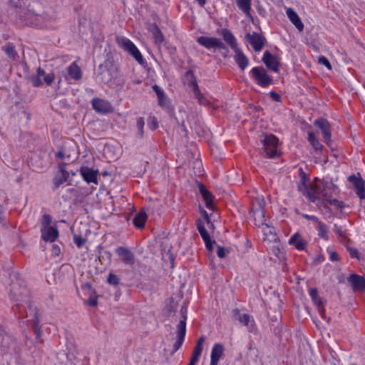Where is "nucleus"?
<instances>
[{"mask_svg": "<svg viewBox=\"0 0 365 365\" xmlns=\"http://www.w3.org/2000/svg\"><path fill=\"white\" fill-rule=\"evenodd\" d=\"M195 96L198 100V102L200 104H206L207 103V99L202 96V94L200 93V89L198 88L197 91H193Z\"/></svg>", "mask_w": 365, "mask_h": 365, "instance_id": "obj_45", "label": "nucleus"}, {"mask_svg": "<svg viewBox=\"0 0 365 365\" xmlns=\"http://www.w3.org/2000/svg\"><path fill=\"white\" fill-rule=\"evenodd\" d=\"M336 189L337 187L331 182H322L314 186L312 192L309 193V200L317 205H324L325 200H329L332 192H335Z\"/></svg>", "mask_w": 365, "mask_h": 365, "instance_id": "obj_2", "label": "nucleus"}, {"mask_svg": "<svg viewBox=\"0 0 365 365\" xmlns=\"http://www.w3.org/2000/svg\"><path fill=\"white\" fill-rule=\"evenodd\" d=\"M46 73L41 68H38L36 76H32L29 78L30 81L34 87H39L43 85V82L41 80L42 76H45Z\"/></svg>", "mask_w": 365, "mask_h": 365, "instance_id": "obj_34", "label": "nucleus"}, {"mask_svg": "<svg viewBox=\"0 0 365 365\" xmlns=\"http://www.w3.org/2000/svg\"><path fill=\"white\" fill-rule=\"evenodd\" d=\"M252 212L255 220L257 217L263 219L264 217V202L259 200H256L252 205Z\"/></svg>", "mask_w": 365, "mask_h": 365, "instance_id": "obj_27", "label": "nucleus"}, {"mask_svg": "<svg viewBox=\"0 0 365 365\" xmlns=\"http://www.w3.org/2000/svg\"><path fill=\"white\" fill-rule=\"evenodd\" d=\"M290 245H293L297 250H303L306 246V242L301 236L296 233L291 237L289 241Z\"/></svg>", "mask_w": 365, "mask_h": 365, "instance_id": "obj_31", "label": "nucleus"}, {"mask_svg": "<svg viewBox=\"0 0 365 365\" xmlns=\"http://www.w3.org/2000/svg\"><path fill=\"white\" fill-rule=\"evenodd\" d=\"M261 141L263 143L267 156L271 158L279 156V153L277 150L279 140L275 135L272 134L264 135Z\"/></svg>", "mask_w": 365, "mask_h": 365, "instance_id": "obj_5", "label": "nucleus"}, {"mask_svg": "<svg viewBox=\"0 0 365 365\" xmlns=\"http://www.w3.org/2000/svg\"><path fill=\"white\" fill-rule=\"evenodd\" d=\"M309 295L314 302V303L317 307H322L323 305L324 301L323 299L319 297L318 295V291L316 288H312L309 290Z\"/></svg>", "mask_w": 365, "mask_h": 365, "instance_id": "obj_39", "label": "nucleus"}, {"mask_svg": "<svg viewBox=\"0 0 365 365\" xmlns=\"http://www.w3.org/2000/svg\"><path fill=\"white\" fill-rule=\"evenodd\" d=\"M61 253V250H60V247L56 245H53L52 246V254L54 256H58Z\"/></svg>", "mask_w": 365, "mask_h": 365, "instance_id": "obj_61", "label": "nucleus"}, {"mask_svg": "<svg viewBox=\"0 0 365 365\" xmlns=\"http://www.w3.org/2000/svg\"><path fill=\"white\" fill-rule=\"evenodd\" d=\"M200 356L194 355V354H192L191 359L190 360V362H192L194 364H196L199 360Z\"/></svg>", "mask_w": 365, "mask_h": 365, "instance_id": "obj_64", "label": "nucleus"}, {"mask_svg": "<svg viewBox=\"0 0 365 365\" xmlns=\"http://www.w3.org/2000/svg\"><path fill=\"white\" fill-rule=\"evenodd\" d=\"M81 175L83 180L88 183L94 182L98 183L97 175L98 170H92L89 168H82L80 170Z\"/></svg>", "mask_w": 365, "mask_h": 365, "instance_id": "obj_22", "label": "nucleus"}, {"mask_svg": "<svg viewBox=\"0 0 365 365\" xmlns=\"http://www.w3.org/2000/svg\"><path fill=\"white\" fill-rule=\"evenodd\" d=\"M54 78H55L54 74L51 73H48L47 75H45V76L43 78V81L47 85H51L53 82Z\"/></svg>", "mask_w": 365, "mask_h": 365, "instance_id": "obj_50", "label": "nucleus"}, {"mask_svg": "<svg viewBox=\"0 0 365 365\" xmlns=\"http://www.w3.org/2000/svg\"><path fill=\"white\" fill-rule=\"evenodd\" d=\"M144 119L143 118H139L136 122V128L138 129L137 135L139 138H143V128H144Z\"/></svg>", "mask_w": 365, "mask_h": 365, "instance_id": "obj_43", "label": "nucleus"}, {"mask_svg": "<svg viewBox=\"0 0 365 365\" xmlns=\"http://www.w3.org/2000/svg\"><path fill=\"white\" fill-rule=\"evenodd\" d=\"M325 202L337 208L341 207V202L336 199H331V197H329V200H325Z\"/></svg>", "mask_w": 365, "mask_h": 365, "instance_id": "obj_52", "label": "nucleus"}, {"mask_svg": "<svg viewBox=\"0 0 365 365\" xmlns=\"http://www.w3.org/2000/svg\"><path fill=\"white\" fill-rule=\"evenodd\" d=\"M147 219V214L144 210H140L134 217L133 224L137 228L144 227Z\"/></svg>", "mask_w": 365, "mask_h": 365, "instance_id": "obj_32", "label": "nucleus"}, {"mask_svg": "<svg viewBox=\"0 0 365 365\" xmlns=\"http://www.w3.org/2000/svg\"><path fill=\"white\" fill-rule=\"evenodd\" d=\"M286 13L291 22L299 31H302L304 29V24L298 14L291 8L287 9Z\"/></svg>", "mask_w": 365, "mask_h": 365, "instance_id": "obj_26", "label": "nucleus"}, {"mask_svg": "<svg viewBox=\"0 0 365 365\" xmlns=\"http://www.w3.org/2000/svg\"><path fill=\"white\" fill-rule=\"evenodd\" d=\"M175 307L174 301L173 299H171L170 300L169 304H167V307H166L167 312L170 314L175 310Z\"/></svg>", "mask_w": 365, "mask_h": 365, "instance_id": "obj_56", "label": "nucleus"}, {"mask_svg": "<svg viewBox=\"0 0 365 365\" xmlns=\"http://www.w3.org/2000/svg\"><path fill=\"white\" fill-rule=\"evenodd\" d=\"M73 240L78 247H81L86 242L85 239L76 235L73 236Z\"/></svg>", "mask_w": 365, "mask_h": 365, "instance_id": "obj_49", "label": "nucleus"}, {"mask_svg": "<svg viewBox=\"0 0 365 365\" xmlns=\"http://www.w3.org/2000/svg\"><path fill=\"white\" fill-rule=\"evenodd\" d=\"M329 259L331 261H338L339 260V255L337 252L334 251H329Z\"/></svg>", "mask_w": 365, "mask_h": 365, "instance_id": "obj_59", "label": "nucleus"}, {"mask_svg": "<svg viewBox=\"0 0 365 365\" xmlns=\"http://www.w3.org/2000/svg\"><path fill=\"white\" fill-rule=\"evenodd\" d=\"M196 225L200 236L205 242L206 248L208 250L212 251L213 250V245L215 243V241L211 240L210 236L205 229V221L201 219H198L196 222Z\"/></svg>", "mask_w": 365, "mask_h": 365, "instance_id": "obj_11", "label": "nucleus"}, {"mask_svg": "<svg viewBox=\"0 0 365 365\" xmlns=\"http://www.w3.org/2000/svg\"><path fill=\"white\" fill-rule=\"evenodd\" d=\"M110 284L118 285L119 284V278L114 274L110 273L107 279Z\"/></svg>", "mask_w": 365, "mask_h": 365, "instance_id": "obj_47", "label": "nucleus"}, {"mask_svg": "<svg viewBox=\"0 0 365 365\" xmlns=\"http://www.w3.org/2000/svg\"><path fill=\"white\" fill-rule=\"evenodd\" d=\"M42 6L36 1L30 2L26 9L18 11L20 20L27 26H41L45 22L56 18L54 12L44 11L41 14Z\"/></svg>", "mask_w": 365, "mask_h": 365, "instance_id": "obj_1", "label": "nucleus"}, {"mask_svg": "<svg viewBox=\"0 0 365 365\" xmlns=\"http://www.w3.org/2000/svg\"><path fill=\"white\" fill-rule=\"evenodd\" d=\"M181 318L176 327V340L173 344L172 354L176 352L182 345L186 334L187 307L182 306Z\"/></svg>", "mask_w": 365, "mask_h": 365, "instance_id": "obj_3", "label": "nucleus"}, {"mask_svg": "<svg viewBox=\"0 0 365 365\" xmlns=\"http://www.w3.org/2000/svg\"><path fill=\"white\" fill-rule=\"evenodd\" d=\"M3 50L11 60L15 61L19 58L18 53L12 44L9 43L3 47Z\"/></svg>", "mask_w": 365, "mask_h": 365, "instance_id": "obj_37", "label": "nucleus"}, {"mask_svg": "<svg viewBox=\"0 0 365 365\" xmlns=\"http://www.w3.org/2000/svg\"><path fill=\"white\" fill-rule=\"evenodd\" d=\"M299 177L300 180L298 182V190L309 198V193L314 191V186H308L307 183L309 181V176L304 172L302 168L299 169Z\"/></svg>", "mask_w": 365, "mask_h": 365, "instance_id": "obj_12", "label": "nucleus"}, {"mask_svg": "<svg viewBox=\"0 0 365 365\" xmlns=\"http://www.w3.org/2000/svg\"><path fill=\"white\" fill-rule=\"evenodd\" d=\"M318 309H319V314L321 315V317L322 318H325V309H324V304L322 305V307H318Z\"/></svg>", "mask_w": 365, "mask_h": 365, "instance_id": "obj_63", "label": "nucleus"}, {"mask_svg": "<svg viewBox=\"0 0 365 365\" xmlns=\"http://www.w3.org/2000/svg\"><path fill=\"white\" fill-rule=\"evenodd\" d=\"M69 178L68 172H63V173H58L53 178L54 188L57 189L61 185L66 182Z\"/></svg>", "mask_w": 365, "mask_h": 365, "instance_id": "obj_36", "label": "nucleus"}, {"mask_svg": "<svg viewBox=\"0 0 365 365\" xmlns=\"http://www.w3.org/2000/svg\"><path fill=\"white\" fill-rule=\"evenodd\" d=\"M197 42L207 49H222L229 51L227 46L219 38L201 36L197 38Z\"/></svg>", "mask_w": 365, "mask_h": 365, "instance_id": "obj_7", "label": "nucleus"}, {"mask_svg": "<svg viewBox=\"0 0 365 365\" xmlns=\"http://www.w3.org/2000/svg\"><path fill=\"white\" fill-rule=\"evenodd\" d=\"M115 41L118 46L133 56L140 64H144L145 61L138 48L128 38L122 36H117Z\"/></svg>", "mask_w": 365, "mask_h": 365, "instance_id": "obj_4", "label": "nucleus"}, {"mask_svg": "<svg viewBox=\"0 0 365 365\" xmlns=\"http://www.w3.org/2000/svg\"><path fill=\"white\" fill-rule=\"evenodd\" d=\"M232 316L240 322L242 325L247 327L250 333L256 334L257 333V328L254 318L248 314H241L238 309L232 310Z\"/></svg>", "mask_w": 365, "mask_h": 365, "instance_id": "obj_6", "label": "nucleus"}, {"mask_svg": "<svg viewBox=\"0 0 365 365\" xmlns=\"http://www.w3.org/2000/svg\"><path fill=\"white\" fill-rule=\"evenodd\" d=\"M153 89L155 92V93L157 94L158 97V96H161L162 97L163 94H164L163 91L158 85H154L153 86Z\"/></svg>", "mask_w": 365, "mask_h": 365, "instance_id": "obj_58", "label": "nucleus"}, {"mask_svg": "<svg viewBox=\"0 0 365 365\" xmlns=\"http://www.w3.org/2000/svg\"><path fill=\"white\" fill-rule=\"evenodd\" d=\"M153 34L155 38V42L157 44L160 45L163 42L164 38L162 32L157 26H154Z\"/></svg>", "mask_w": 365, "mask_h": 365, "instance_id": "obj_41", "label": "nucleus"}, {"mask_svg": "<svg viewBox=\"0 0 365 365\" xmlns=\"http://www.w3.org/2000/svg\"><path fill=\"white\" fill-rule=\"evenodd\" d=\"M68 76L74 80L81 78V71L79 66L75 63H72L68 68Z\"/></svg>", "mask_w": 365, "mask_h": 365, "instance_id": "obj_33", "label": "nucleus"}, {"mask_svg": "<svg viewBox=\"0 0 365 365\" xmlns=\"http://www.w3.org/2000/svg\"><path fill=\"white\" fill-rule=\"evenodd\" d=\"M199 190L200 194L202 195L203 199L205 201V204L207 208H212L213 207V196L210 191H208L206 187L202 185H199Z\"/></svg>", "mask_w": 365, "mask_h": 365, "instance_id": "obj_29", "label": "nucleus"}, {"mask_svg": "<svg viewBox=\"0 0 365 365\" xmlns=\"http://www.w3.org/2000/svg\"><path fill=\"white\" fill-rule=\"evenodd\" d=\"M349 180L354 184L356 193L361 198H365V188L361 180L358 179L355 175H351Z\"/></svg>", "mask_w": 365, "mask_h": 365, "instance_id": "obj_25", "label": "nucleus"}, {"mask_svg": "<svg viewBox=\"0 0 365 365\" xmlns=\"http://www.w3.org/2000/svg\"><path fill=\"white\" fill-rule=\"evenodd\" d=\"M16 346V341L3 330H0V346L4 352H8Z\"/></svg>", "mask_w": 365, "mask_h": 365, "instance_id": "obj_14", "label": "nucleus"}, {"mask_svg": "<svg viewBox=\"0 0 365 365\" xmlns=\"http://www.w3.org/2000/svg\"><path fill=\"white\" fill-rule=\"evenodd\" d=\"M318 61L320 64H322L325 66L328 69H331V63H329V60L325 56H319L318 58Z\"/></svg>", "mask_w": 365, "mask_h": 365, "instance_id": "obj_48", "label": "nucleus"}, {"mask_svg": "<svg viewBox=\"0 0 365 365\" xmlns=\"http://www.w3.org/2000/svg\"><path fill=\"white\" fill-rule=\"evenodd\" d=\"M245 38L253 47L255 51H260L262 49L266 41L264 37L257 32H253L252 34H247Z\"/></svg>", "mask_w": 365, "mask_h": 365, "instance_id": "obj_13", "label": "nucleus"}, {"mask_svg": "<svg viewBox=\"0 0 365 365\" xmlns=\"http://www.w3.org/2000/svg\"><path fill=\"white\" fill-rule=\"evenodd\" d=\"M28 297V291L24 288L19 291L16 284H13L10 290V297L12 300L21 303Z\"/></svg>", "mask_w": 365, "mask_h": 365, "instance_id": "obj_18", "label": "nucleus"}, {"mask_svg": "<svg viewBox=\"0 0 365 365\" xmlns=\"http://www.w3.org/2000/svg\"><path fill=\"white\" fill-rule=\"evenodd\" d=\"M204 341H205V339H204V337H202V336L198 339L197 344L195 346L193 351H192V354H194V355H197V356H200L202 349H203L202 344L204 343Z\"/></svg>", "mask_w": 365, "mask_h": 365, "instance_id": "obj_42", "label": "nucleus"}, {"mask_svg": "<svg viewBox=\"0 0 365 365\" xmlns=\"http://www.w3.org/2000/svg\"><path fill=\"white\" fill-rule=\"evenodd\" d=\"M115 253L125 264L133 265L135 263V256L128 248L118 247L115 250Z\"/></svg>", "mask_w": 365, "mask_h": 365, "instance_id": "obj_16", "label": "nucleus"}, {"mask_svg": "<svg viewBox=\"0 0 365 365\" xmlns=\"http://www.w3.org/2000/svg\"><path fill=\"white\" fill-rule=\"evenodd\" d=\"M226 252H227L224 247L220 246L217 247V255L220 258L225 257L226 255Z\"/></svg>", "mask_w": 365, "mask_h": 365, "instance_id": "obj_54", "label": "nucleus"}, {"mask_svg": "<svg viewBox=\"0 0 365 365\" xmlns=\"http://www.w3.org/2000/svg\"><path fill=\"white\" fill-rule=\"evenodd\" d=\"M302 216L304 218H305L307 220H312V221H313L314 222H317V224L321 222V221H319V218L317 217L314 215H307V214H302Z\"/></svg>", "mask_w": 365, "mask_h": 365, "instance_id": "obj_53", "label": "nucleus"}, {"mask_svg": "<svg viewBox=\"0 0 365 365\" xmlns=\"http://www.w3.org/2000/svg\"><path fill=\"white\" fill-rule=\"evenodd\" d=\"M52 217L50 215L44 214L41 218V228H48L50 227V224L51 223Z\"/></svg>", "mask_w": 365, "mask_h": 365, "instance_id": "obj_44", "label": "nucleus"}, {"mask_svg": "<svg viewBox=\"0 0 365 365\" xmlns=\"http://www.w3.org/2000/svg\"><path fill=\"white\" fill-rule=\"evenodd\" d=\"M185 79L187 81V83L190 87L192 88L193 91H197L199 87L197 85L196 77L194 75V73L192 71L189 70L185 73Z\"/></svg>", "mask_w": 365, "mask_h": 365, "instance_id": "obj_35", "label": "nucleus"}, {"mask_svg": "<svg viewBox=\"0 0 365 365\" xmlns=\"http://www.w3.org/2000/svg\"><path fill=\"white\" fill-rule=\"evenodd\" d=\"M99 73L98 77L101 82L103 83H109L112 81V75L110 71L106 67V66L101 64L98 68Z\"/></svg>", "mask_w": 365, "mask_h": 365, "instance_id": "obj_28", "label": "nucleus"}, {"mask_svg": "<svg viewBox=\"0 0 365 365\" xmlns=\"http://www.w3.org/2000/svg\"><path fill=\"white\" fill-rule=\"evenodd\" d=\"M27 317H31L32 319V329L34 332L36 334V337L38 340L40 339L42 334V331L41 329L40 322L38 317V309L36 307L32 305L31 303L27 306Z\"/></svg>", "mask_w": 365, "mask_h": 365, "instance_id": "obj_9", "label": "nucleus"}, {"mask_svg": "<svg viewBox=\"0 0 365 365\" xmlns=\"http://www.w3.org/2000/svg\"><path fill=\"white\" fill-rule=\"evenodd\" d=\"M235 52L234 58L238 66L241 70L244 71L249 64V60L247 57L243 53V52L239 48L233 50Z\"/></svg>", "mask_w": 365, "mask_h": 365, "instance_id": "obj_24", "label": "nucleus"}, {"mask_svg": "<svg viewBox=\"0 0 365 365\" xmlns=\"http://www.w3.org/2000/svg\"><path fill=\"white\" fill-rule=\"evenodd\" d=\"M348 281L351 283L352 289L354 291L365 289V278L364 277L351 274L349 277Z\"/></svg>", "mask_w": 365, "mask_h": 365, "instance_id": "obj_19", "label": "nucleus"}, {"mask_svg": "<svg viewBox=\"0 0 365 365\" xmlns=\"http://www.w3.org/2000/svg\"><path fill=\"white\" fill-rule=\"evenodd\" d=\"M262 61L265 66L274 72L279 71V63L277 58L273 56L269 51H264Z\"/></svg>", "mask_w": 365, "mask_h": 365, "instance_id": "obj_15", "label": "nucleus"}, {"mask_svg": "<svg viewBox=\"0 0 365 365\" xmlns=\"http://www.w3.org/2000/svg\"><path fill=\"white\" fill-rule=\"evenodd\" d=\"M224 353V346L222 344L217 343L212 346L210 354V365H218V362Z\"/></svg>", "mask_w": 365, "mask_h": 365, "instance_id": "obj_20", "label": "nucleus"}, {"mask_svg": "<svg viewBox=\"0 0 365 365\" xmlns=\"http://www.w3.org/2000/svg\"><path fill=\"white\" fill-rule=\"evenodd\" d=\"M269 96L274 101L277 102H279L281 101L280 96L274 91H271L269 93Z\"/></svg>", "mask_w": 365, "mask_h": 365, "instance_id": "obj_60", "label": "nucleus"}, {"mask_svg": "<svg viewBox=\"0 0 365 365\" xmlns=\"http://www.w3.org/2000/svg\"><path fill=\"white\" fill-rule=\"evenodd\" d=\"M317 230L319 232L318 235L319 237L324 240H328V227L324 223L322 222H319Z\"/></svg>", "mask_w": 365, "mask_h": 365, "instance_id": "obj_40", "label": "nucleus"}, {"mask_svg": "<svg viewBox=\"0 0 365 365\" xmlns=\"http://www.w3.org/2000/svg\"><path fill=\"white\" fill-rule=\"evenodd\" d=\"M334 230L338 235L339 238L345 237V232L342 230L341 227L334 225Z\"/></svg>", "mask_w": 365, "mask_h": 365, "instance_id": "obj_51", "label": "nucleus"}, {"mask_svg": "<svg viewBox=\"0 0 365 365\" xmlns=\"http://www.w3.org/2000/svg\"><path fill=\"white\" fill-rule=\"evenodd\" d=\"M158 102H159L160 106H165L166 105L167 98L165 96V94H163L162 97L161 96H158Z\"/></svg>", "mask_w": 365, "mask_h": 365, "instance_id": "obj_62", "label": "nucleus"}, {"mask_svg": "<svg viewBox=\"0 0 365 365\" xmlns=\"http://www.w3.org/2000/svg\"><path fill=\"white\" fill-rule=\"evenodd\" d=\"M307 140L310 143V145L312 146V148L314 149V150L317 153L322 152L324 146L316 138L314 132H312V131L308 132Z\"/></svg>", "mask_w": 365, "mask_h": 365, "instance_id": "obj_30", "label": "nucleus"}, {"mask_svg": "<svg viewBox=\"0 0 365 365\" xmlns=\"http://www.w3.org/2000/svg\"><path fill=\"white\" fill-rule=\"evenodd\" d=\"M92 106L97 113H107L111 110L110 103L98 98L92 100Z\"/></svg>", "mask_w": 365, "mask_h": 365, "instance_id": "obj_17", "label": "nucleus"}, {"mask_svg": "<svg viewBox=\"0 0 365 365\" xmlns=\"http://www.w3.org/2000/svg\"><path fill=\"white\" fill-rule=\"evenodd\" d=\"M202 215L204 216V218H205V221L207 222V224L210 227H213V224L212 223L209 216H208V214L207 212L205 211V210H203L202 211Z\"/></svg>", "mask_w": 365, "mask_h": 365, "instance_id": "obj_57", "label": "nucleus"}, {"mask_svg": "<svg viewBox=\"0 0 365 365\" xmlns=\"http://www.w3.org/2000/svg\"><path fill=\"white\" fill-rule=\"evenodd\" d=\"M97 298L96 297H90L86 301V304L91 307H95L97 304Z\"/></svg>", "mask_w": 365, "mask_h": 365, "instance_id": "obj_55", "label": "nucleus"}, {"mask_svg": "<svg viewBox=\"0 0 365 365\" xmlns=\"http://www.w3.org/2000/svg\"><path fill=\"white\" fill-rule=\"evenodd\" d=\"M220 34L222 36L225 41L229 44L232 49L235 50L238 48L237 39L230 30L222 29L220 31Z\"/></svg>", "mask_w": 365, "mask_h": 365, "instance_id": "obj_23", "label": "nucleus"}, {"mask_svg": "<svg viewBox=\"0 0 365 365\" xmlns=\"http://www.w3.org/2000/svg\"><path fill=\"white\" fill-rule=\"evenodd\" d=\"M346 250L351 257L356 258L358 260L361 259L359 253L356 249L347 246Z\"/></svg>", "mask_w": 365, "mask_h": 365, "instance_id": "obj_46", "label": "nucleus"}, {"mask_svg": "<svg viewBox=\"0 0 365 365\" xmlns=\"http://www.w3.org/2000/svg\"><path fill=\"white\" fill-rule=\"evenodd\" d=\"M238 7L247 15L250 14L251 10V0H237Z\"/></svg>", "mask_w": 365, "mask_h": 365, "instance_id": "obj_38", "label": "nucleus"}, {"mask_svg": "<svg viewBox=\"0 0 365 365\" xmlns=\"http://www.w3.org/2000/svg\"><path fill=\"white\" fill-rule=\"evenodd\" d=\"M314 125L321 130L324 142L327 145H329L331 141V133L329 123L326 119L321 118L315 120Z\"/></svg>", "mask_w": 365, "mask_h": 365, "instance_id": "obj_10", "label": "nucleus"}, {"mask_svg": "<svg viewBox=\"0 0 365 365\" xmlns=\"http://www.w3.org/2000/svg\"><path fill=\"white\" fill-rule=\"evenodd\" d=\"M41 237L46 242H54L58 237V231L56 227H50L48 228H41Z\"/></svg>", "mask_w": 365, "mask_h": 365, "instance_id": "obj_21", "label": "nucleus"}, {"mask_svg": "<svg viewBox=\"0 0 365 365\" xmlns=\"http://www.w3.org/2000/svg\"><path fill=\"white\" fill-rule=\"evenodd\" d=\"M251 73L257 84L262 87H267L272 83V78L262 66L254 67Z\"/></svg>", "mask_w": 365, "mask_h": 365, "instance_id": "obj_8", "label": "nucleus"}]
</instances>
